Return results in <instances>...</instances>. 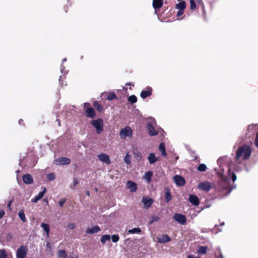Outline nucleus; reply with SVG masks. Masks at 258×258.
I'll list each match as a JSON object with an SVG mask.
<instances>
[{"label":"nucleus","mask_w":258,"mask_h":258,"mask_svg":"<svg viewBox=\"0 0 258 258\" xmlns=\"http://www.w3.org/2000/svg\"><path fill=\"white\" fill-rule=\"evenodd\" d=\"M175 159H176V160H178V156H176V157H175Z\"/></svg>","instance_id":"obj_61"},{"label":"nucleus","mask_w":258,"mask_h":258,"mask_svg":"<svg viewBox=\"0 0 258 258\" xmlns=\"http://www.w3.org/2000/svg\"><path fill=\"white\" fill-rule=\"evenodd\" d=\"M129 234H139L141 232V229L140 228H134L132 229H130L127 231Z\"/></svg>","instance_id":"obj_28"},{"label":"nucleus","mask_w":258,"mask_h":258,"mask_svg":"<svg viewBox=\"0 0 258 258\" xmlns=\"http://www.w3.org/2000/svg\"><path fill=\"white\" fill-rule=\"evenodd\" d=\"M217 258H223V256L221 251H220L219 255L217 256Z\"/></svg>","instance_id":"obj_54"},{"label":"nucleus","mask_w":258,"mask_h":258,"mask_svg":"<svg viewBox=\"0 0 258 258\" xmlns=\"http://www.w3.org/2000/svg\"><path fill=\"white\" fill-rule=\"evenodd\" d=\"M133 134V130H120V136L122 139H124L126 137H131Z\"/></svg>","instance_id":"obj_13"},{"label":"nucleus","mask_w":258,"mask_h":258,"mask_svg":"<svg viewBox=\"0 0 258 258\" xmlns=\"http://www.w3.org/2000/svg\"><path fill=\"white\" fill-rule=\"evenodd\" d=\"M207 248L206 246H200L198 250V252L200 254H204L206 253Z\"/></svg>","instance_id":"obj_34"},{"label":"nucleus","mask_w":258,"mask_h":258,"mask_svg":"<svg viewBox=\"0 0 258 258\" xmlns=\"http://www.w3.org/2000/svg\"><path fill=\"white\" fill-rule=\"evenodd\" d=\"M255 128H258V124H256L254 126Z\"/></svg>","instance_id":"obj_60"},{"label":"nucleus","mask_w":258,"mask_h":258,"mask_svg":"<svg viewBox=\"0 0 258 258\" xmlns=\"http://www.w3.org/2000/svg\"><path fill=\"white\" fill-rule=\"evenodd\" d=\"M96 131H97V134H100V133H101V131H102V130H96Z\"/></svg>","instance_id":"obj_55"},{"label":"nucleus","mask_w":258,"mask_h":258,"mask_svg":"<svg viewBox=\"0 0 258 258\" xmlns=\"http://www.w3.org/2000/svg\"><path fill=\"white\" fill-rule=\"evenodd\" d=\"M188 200L190 203L194 206H198L199 204V198L195 195H190L188 198Z\"/></svg>","instance_id":"obj_18"},{"label":"nucleus","mask_w":258,"mask_h":258,"mask_svg":"<svg viewBox=\"0 0 258 258\" xmlns=\"http://www.w3.org/2000/svg\"><path fill=\"white\" fill-rule=\"evenodd\" d=\"M164 134H165V132H164V130H162V136H164Z\"/></svg>","instance_id":"obj_56"},{"label":"nucleus","mask_w":258,"mask_h":258,"mask_svg":"<svg viewBox=\"0 0 258 258\" xmlns=\"http://www.w3.org/2000/svg\"><path fill=\"white\" fill-rule=\"evenodd\" d=\"M5 213L3 211L0 210V218H2L4 215Z\"/></svg>","instance_id":"obj_53"},{"label":"nucleus","mask_w":258,"mask_h":258,"mask_svg":"<svg viewBox=\"0 0 258 258\" xmlns=\"http://www.w3.org/2000/svg\"><path fill=\"white\" fill-rule=\"evenodd\" d=\"M41 227L43 228L44 231L46 232L47 237H48L49 235V231H50V228H49V226L48 224L42 223L41 224Z\"/></svg>","instance_id":"obj_24"},{"label":"nucleus","mask_w":258,"mask_h":258,"mask_svg":"<svg viewBox=\"0 0 258 258\" xmlns=\"http://www.w3.org/2000/svg\"><path fill=\"white\" fill-rule=\"evenodd\" d=\"M149 134L150 136H154L158 134L157 130H149Z\"/></svg>","instance_id":"obj_44"},{"label":"nucleus","mask_w":258,"mask_h":258,"mask_svg":"<svg viewBox=\"0 0 258 258\" xmlns=\"http://www.w3.org/2000/svg\"><path fill=\"white\" fill-rule=\"evenodd\" d=\"M255 146L258 148V133L256 134V136L254 142Z\"/></svg>","instance_id":"obj_48"},{"label":"nucleus","mask_w":258,"mask_h":258,"mask_svg":"<svg viewBox=\"0 0 258 258\" xmlns=\"http://www.w3.org/2000/svg\"><path fill=\"white\" fill-rule=\"evenodd\" d=\"M100 231V228L98 226L89 227L86 229V232L89 234H92L97 233Z\"/></svg>","instance_id":"obj_15"},{"label":"nucleus","mask_w":258,"mask_h":258,"mask_svg":"<svg viewBox=\"0 0 258 258\" xmlns=\"http://www.w3.org/2000/svg\"><path fill=\"white\" fill-rule=\"evenodd\" d=\"M86 194H87V195L88 196H89V195H90V193H89V191H87V193H86Z\"/></svg>","instance_id":"obj_59"},{"label":"nucleus","mask_w":258,"mask_h":258,"mask_svg":"<svg viewBox=\"0 0 258 258\" xmlns=\"http://www.w3.org/2000/svg\"><path fill=\"white\" fill-rule=\"evenodd\" d=\"M172 199V196L170 195L168 189H166L165 194V200L166 202H169Z\"/></svg>","instance_id":"obj_32"},{"label":"nucleus","mask_w":258,"mask_h":258,"mask_svg":"<svg viewBox=\"0 0 258 258\" xmlns=\"http://www.w3.org/2000/svg\"><path fill=\"white\" fill-rule=\"evenodd\" d=\"M124 162L129 165L131 164V155H130L129 153H127L124 158Z\"/></svg>","instance_id":"obj_30"},{"label":"nucleus","mask_w":258,"mask_h":258,"mask_svg":"<svg viewBox=\"0 0 258 258\" xmlns=\"http://www.w3.org/2000/svg\"><path fill=\"white\" fill-rule=\"evenodd\" d=\"M79 180L77 178L74 177L73 183L70 185V187L72 189H74L75 188V186L79 183Z\"/></svg>","instance_id":"obj_33"},{"label":"nucleus","mask_w":258,"mask_h":258,"mask_svg":"<svg viewBox=\"0 0 258 258\" xmlns=\"http://www.w3.org/2000/svg\"><path fill=\"white\" fill-rule=\"evenodd\" d=\"M148 129H154L156 126V122L153 118H149L147 121Z\"/></svg>","instance_id":"obj_20"},{"label":"nucleus","mask_w":258,"mask_h":258,"mask_svg":"<svg viewBox=\"0 0 258 258\" xmlns=\"http://www.w3.org/2000/svg\"><path fill=\"white\" fill-rule=\"evenodd\" d=\"M147 159L150 164H153L158 161L159 158L156 157L155 153H150L148 155Z\"/></svg>","instance_id":"obj_12"},{"label":"nucleus","mask_w":258,"mask_h":258,"mask_svg":"<svg viewBox=\"0 0 258 258\" xmlns=\"http://www.w3.org/2000/svg\"><path fill=\"white\" fill-rule=\"evenodd\" d=\"M89 104L88 103H85L84 104V107L86 109L87 108L89 107Z\"/></svg>","instance_id":"obj_51"},{"label":"nucleus","mask_w":258,"mask_h":258,"mask_svg":"<svg viewBox=\"0 0 258 258\" xmlns=\"http://www.w3.org/2000/svg\"><path fill=\"white\" fill-rule=\"evenodd\" d=\"M110 239V236L108 234H105L102 236L100 241L102 243L104 244L107 241Z\"/></svg>","instance_id":"obj_29"},{"label":"nucleus","mask_w":258,"mask_h":258,"mask_svg":"<svg viewBox=\"0 0 258 258\" xmlns=\"http://www.w3.org/2000/svg\"><path fill=\"white\" fill-rule=\"evenodd\" d=\"M128 100L132 103H134L137 102V99L135 95H132L128 98Z\"/></svg>","instance_id":"obj_39"},{"label":"nucleus","mask_w":258,"mask_h":258,"mask_svg":"<svg viewBox=\"0 0 258 258\" xmlns=\"http://www.w3.org/2000/svg\"><path fill=\"white\" fill-rule=\"evenodd\" d=\"M153 175V173L152 171H149L145 173L144 178L148 181V182H150L151 180V177Z\"/></svg>","instance_id":"obj_25"},{"label":"nucleus","mask_w":258,"mask_h":258,"mask_svg":"<svg viewBox=\"0 0 258 258\" xmlns=\"http://www.w3.org/2000/svg\"><path fill=\"white\" fill-rule=\"evenodd\" d=\"M224 225V222H223V223H222L221 224V226H222V225Z\"/></svg>","instance_id":"obj_62"},{"label":"nucleus","mask_w":258,"mask_h":258,"mask_svg":"<svg viewBox=\"0 0 258 258\" xmlns=\"http://www.w3.org/2000/svg\"><path fill=\"white\" fill-rule=\"evenodd\" d=\"M46 247H47V248H49V249H50V248H51V244H50V242H48V241H47V242H46Z\"/></svg>","instance_id":"obj_52"},{"label":"nucleus","mask_w":258,"mask_h":258,"mask_svg":"<svg viewBox=\"0 0 258 258\" xmlns=\"http://www.w3.org/2000/svg\"><path fill=\"white\" fill-rule=\"evenodd\" d=\"M163 0H153V7L155 9L160 8L163 5Z\"/></svg>","instance_id":"obj_22"},{"label":"nucleus","mask_w":258,"mask_h":258,"mask_svg":"<svg viewBox=\"0 0 258 258\" xmlns=\"http://www.w3.org/2000/svg\"><path fill=\"white\" fill-rule=\"evenodd\" d=\"M183 12H184V11L179 10L177 13V16L179 17L180 16H181L183 14Z\"/></svg>","instance_id":"obj_49"},{"label":"nucleus","mask_w":258,"mask_h":258,"mask_svg":"<svg viewBox=\"0 0 258 258\" xmlns=\"http://www.w3.org/2000/svg\"><path fill=\"white\" fill-rule=\"evenodd\" d=\"M132 152L134 154L135 158L138 161H140L142 160L143 156L138 148L136 146L132 147Z\"/></svg>","instance_id":"obj_9"},{"label":"nucleus","mask_w":258,"mask_h":258,"mask_svg":"<svg viewBox=\"0 0 258 258\" xmlns=\"http://www.w3.org/2000/svg\"><path fill=\"white\" fill-rule=\"evenodd\" d=\"M186 7L185 3L184 1H182L178 4H177L176 5L175 8L177 9H179V10H182L184 11Z\"/></svg>","instance_id":"obj_26"},{"label":"nucleus","mask_w":258,"mask_h":258,"mask_svg":"<svg viewBox=\"0 0 258 258\" xmlns=\"http://www.w3.org/2000/svg\"><path fill=\"white\" fill-rule=\"evenodd\" d=\"M92 123L96 129H102L103 127V121L101 119L94 120Z\"/></svg>","instance_id":"obj_11"},{"label":"nucleus","mask_w":258,"mask_h":258,"mask_svg":"<svg viewBox=\"0 0 258 258\" xmlns=\"http://www.w3.org/2000/svg\"><path fill=\"white\" fill-rule=\"evenodd\" d=\"M158 241L160 243H165L171 241V238L166 234L157 238Z\"/></svg>","instance_id":"obj_16"},{"label":"nucleus","mask_w":258,"mask_h":258,"mask_svg":"<svg viewBox=\"0 0 258 258\" xmlns=\"http://www.w3.org/2000/svg\"><path fill=\"white\" fill-rule=\"evenodd\" d=\"M174 219L181 225H184L186 221L185 216L182 214L178 213L175 214L174 215Z\"/></svg>","instance_id":"obj_6"},{"label":"nucleus","mask_w":258,"mask_h":258,"mask_svg":"<svg viewBox=\"0 0 258 258\" xmlns=\"http://www.w3.org/2000/svg\"><path fill=\"white\" fill-rule=\"evenodd\" d=\"M68 227L70 229H72V230L76 228V224L75 223H69L68 224Z\"/></svg>","instance_id":"obj_46"},{"label":"nucleus","mask_w":258,"mask_h":258,"mask_svg":"<svg viewBox=\"0 0 258 258\" xmlns=\"http://www.w3.org/2000/svg\"><path fill=\"white\" fill-rule=\"evenodd\" d=\"M151 91L149 90L143 91L141 93V97L143 98H145L147 97L150 96Z\"/></svg>","instance_id":"obj_31"},{"label":"nucleus","mask_w":258,"mask_h":258,"mask_svg":"<svg viewBox=\"0 0 258 258\" xmlns=\"http://www.w3.org/2000/svg\"><path fill=\"white\" fill-rule=\"evenodd\" d=\"M0 258H7V253L5 249L0 250Z\"/></svg>","instance_id":"obj_41"},{"label":"nucleus","mask_w":258,"mask_h":258,"mask_svg":"<svg viewBox=\"0 0 258 258\" xmlns=\"http://www.w3.org/2000/svg\"><path fill=\"white\" fill-rule=\"evenodd\" d=\"M187 258H199V256H196L193 254H189L188 255Z\"/></svg>","instance_id":"obj_50"},{"label":"nucleus","mask_w":258,"mask_h":258,"mask_svg":"<svg viewBox=\"0 0 258 258\" xmlns=\"http://www.w3.org/2000/svg\"><path fill=\"white\" fill-rule=\"evenodd\" d=\"M63 62L66 61V58H64L63 60H62Z\"/></svg>","instance_id":"obj_63"},{"label":"nucleus","mask_w":258,"mask_h":258,"mask_svg":"<svg viewBox=\"0 0 258 258\" xmlns=\"http://www.w3.org/2000/svg\"><path fill=\"white\" fill-rule=\"evenodd\" d=\"M85 112L86 113V115L89 117L93 118L95 116V110L91 107L87 108L85 110Z\"/></svg>","instance_id":"obj_21"},{"label":"nucleus","mask_w":258,"mask_h":258,"mask_svg":"<svg viewBox=\"0 0 258 258\" xmlns=\"http://www.w3.org/2000/svg\"><path fill=\"white\" fill-rule=\"evenodd\" d=\"M55 178V175L54 173H50L47 175V179L49 181H52Z\"/></svg>","instance_id":"obj_37"},{"label":"nucleus","mask_w":258,"mask_h":258,"mask_svg":"<svg viewBox=\"0 0 258 258\" xmlns=\"http://www.w3.org/2000/svg\"><path fill=\"white\" fill-rule=\"evenodd\" d=\"M54 163L58 165H67L71 163V160L67 157H60L55 159Z\"/></svg>","instance_id":"obj_5"},{"label":"nucleus","mask_w":258,"mask_h":258,"mask_svg":"<svg viewBox=\"0 0 258 258\" xmlns=\"http://www.w3.org/2000/svg\"><path fill=\"white\" fill-rule=\"evenodd\" d=\"M70 258H78L77 256H71Z\"/></svg>","instance_id":"obj_58"},{"label":"nucleus","mask_w":258,"mask_h":258,"mask_svg":"<svg viewBox=\"0 0 258 258\" xmlns=\"http://www.w3.org/2000/svg\"><path fill=\"white\" fill-rule=\"evenodd\" d=\"M116 98V96L114 93L110 92L108 93V96L107 97L106 99L108 100H112Z\"/></svg>","instance_id":"obj_38"},{"label":"nucleus","mask_w":258,"mask_h":258,"mask_svg":"<svg viewBox=\"0 0 258 258\" xmlns=\"http://www.w3.org/2000/svg\"><path fill=\"white\" fill-rule=\"evenodd\" d=\"M197 169L199 171L203 172L206 170L207 166L205 164H200Z\"/></svg>","instance_id":"obj_36"},{"label":"nucleus","mask_w":258,"mask_h":258,"mask_svg":"<svg viewBox=\"0 0 258 258\" xmlns=\"http://www.w3.org/2000/svg\"><path fill=\"white\" fill-rule=\"evenodd\" d=\"M190 9L194 10L196 8V5L195 0H190Z\"/></svg>","instance_id":"obj_42"},{"label":"nucleus","mask_w":258,"mask_h":258,"mask_svg":"<svg viewBox=\"0 0 258 258\" xmlns=\"http://www.w3.org/2000/svg\"><path fill=\"white\" fill-rule=\"evenodd\" d=\"M229 160L230 159L227 156H224L219 158L217 160V163L219 166V169L217 171V173L220 178V180L225 184L224 188L227 190L228 194H230L232 190L236 187L235 185L232 186L229 185V178L231 177L233 182L235 181L237 179L236 174L233 172H231V168L229 166L228 167V177H227L224 175V169L222 168V166L224 164H226Z\"/></svg>","instance_id":"obj_1"},{"label":"nucleus","mask_w":258,"mask_h":258,"mask_svg":"<svg viewBox=\"0 0 258 258\" xmlns=\"http://www.w3.org/2000/svg\"><path fill=\"white\" fill-rule=\"evenodd\" d=\"M142 202L144 205V208L148 209H149L152 204L153 203V200L148 197H144L142 198Z\"/></svg>","instance_id":"obj_8"},{"label":"nucleus","mask_w":258,"mask_h":258,"mask_svg":"<svg viewBox=\"0 0 258 258\" xmlns=\"http://www.w3.org/2000/svg\"><path fill=\"white\" fill-rule=\"evenodd\" d=\"M19 217L21 219V220L23 222H26V219L25 217V215L24 213V211L23 210L20 211L19 214H18Z\"/></svg>","instance_id":"obj_35"},{"label":"nucleus","mask_w":258,"mask_h":258,"mask_svg":"<svg viewBox=\"0 0 258 258\" xmlns=\"http://www.w3.org/2000/svg\"><path fill=\"white\" fill-rule=\"evenodd\" d=\"M110 238H111V240L113 242H117L119 239V236L116 234L112 235Z\"/></svg>","instance_id":"obj_40"},{"label":"nucleus","mask_w":258,"mask_h":258,"mask_svg":"<svg viewBox=\"0 0 258 258\" xmlns=\"http://www.w3.org/2000/svg\"><path fill=\"white\" fill-rule=\"evenodd\" d=\"M46 191V187H44L42 191L39 192L37 196L31 200V202L32 203H37L39 200H41L43 198Z\"/></svg>","instance_id":"obj_14"},{"label":"nucleus","mask_w":258,"mask_h":258,"mask_svg":"<svg viewBox=\"0 0 258 258\" xmlns=\"http://www.w3.org/2000/svg\"><path fill=\"white\" fill-rule=\"evenodd\" d=\"M23 180L26 184H31L33 182V179L32 176L29 174H26L23 175Z\"/></svg>","instance_id":"obj_17"},{"label":"nucleus","mask_w":258,"mask_h":258,"mask_svg":"<svg viewBox=\"0 0 258 258\" xmlns=\"http://www.w3.org/2000/svg\"><path fill=\"white\" fill-rule=\"evenodd\" d=\"M43 201H44V202H45L48 203V201H47V199H44V200H43Z\"/></svg>","instance_id":"obj_57"},{"label":"nucleus","mask_w":258,"mask_h":258,"mask_svg":"<svg viewBox=\"0 0 258 258\" xmlns=\"http://www.w3.org/2000/svg\"><path fill=\"white\" fill-rule=\"evenodd\" d=\"M10 205H11V203H9L8 204V206H10Z\"/></svg>","instance_id":"obj_64"},{"label":"nucleus","mask_w":258,"mask_h":258,"mask_svg":"<svg viewBox=\"0 0 258 258\" xmlns=\"http://www.w3.org/2000/svg\"><path fill=\"white\" fill-rule=\"evenodd\" d=\"M211 187V184L208 181L201 182L198 185V188L205 191H209Z\"/></svg>","instance_id":"obj_7"},{"label":"nucleus","mask_w":258,"mask_h":258,"mask_svg":"<svg viewBox=\"0 0 258 258\" xmlns=\"http://www.w3.org/2000/svg\"><path fill=\"white\" fill-rule=\"evenodd\" d=\"M126 186L131 192H135L137 189V184L132 181L127 182Z\"/></svg>","instance_id":"obj_19"},{"label":"nucleus","mask_w":258,"mask_h":258,"mask_svg":"<svg viewBox=\"0 0 258 258\" xmlns=\"http://www.w3.org/2000/svg\"><path fill=\"white\" fill-rule=\"evenodd\" d=\"M251 149L249 146L243 145L240 146L236 152L235 160L238 163L248 159L251 154Z\"/></svg>","instance_id":"obj_2"},{"label":"nucleus","mask_w":258,"mask_h":258,"mask_svg":"<svg viewBox=\"0 0 258 258\" xmlns=\"http://www.w3.org/2000/svg\"><path fill=\"white\" fill-rule=\"evenodd\" d=\"M58 258H67V254L64 250H59L57 252Z\"/></svg>","instance_id":"obj_27"},{"label":"nucleus","mask_w":258,"mask_h":258,"mask_svg":"<svg viewBox=\"0 0 258 258\" xmlns=\"http://www.w3.org/2000/svg\"><path fill=\"white\" fill-rule=\"evenodd\" d=\"M159 150L161 152V155L165 157L166 156V153L165 150V145L163 143L160 144L159 146Z\"/></svg>","instance_id":"obj_23"},{"label":"nucleus","mask_w":258,"mask_h":258,"mask_svg":"<svg viewBox=\"0 0 258 258\" xmlns=\"http://www.w3.org/2000/svg\"><path fill=\"white\" fill-rule=\"evenodd\" d=\"M28 252L26 246L22 245L19 247L16 252L17 258H25Z\"/></svg>","instance_id":"obj_3"},{"label":"nucleus","mask_w":258,"mask_h":258,"mask_svg":"<svg viewBox=\"0 0 258 258\" xmlns=\"http://www.w3.org/2000/svg\"><path fill=\"white\" fill-rule=\"evenodd\" d=\"M97 158L100 162L105 163L107 165H109L111 163L109 156L105 153L98 154Z\"/></svg>","instance_id":"obj_4"},{"label":"nucleus","mask_w":258,"mask_h":258,"mask_svg":"<svg viewBox=\"0 0 258 258\" xmlns=\"http://www.w3.org/2000/svg\"><path fill=\"white\" fill-rule=\"evenodd\" d=\"M94 106L99 111L102 109V107L97 102H94Z\"/></svg>","instance_id":"obj_43"},{"label":"nucleus","mask_w":258,"mask_h":258,"mask_svg":"<svg viewBox=\"0 0 258 258\" xmlns=\"http://www.w3.org/2000/svg\"><path fill=\"white\" fill-rule=\"evenodd\" d=\"M173 180L178 186H182L185 183V179L180 175H176L173 177Z\"/></svg>","instance_id":"obj_10"},{"label":"nucleus","mask_w":258,"mask_h":258,"mask_svg":"<svg viewBox=\"0 0 258 258\" xmlns=\"http://www.w3.org/2000/svg\"><path fill=\"white\" fill-rule=\"evenodd\" d=\"M159 219V218L157 216H153L152 217V220L150 222V223H153L154 222H155V221H158V220Z\"/></svg>","instance_id":"obj_47"},{"label":"nucleus","mask_w":258,"mask_h":258,"mask_svg":"<svg viewBox=\"0 0 258 258\" xmlns=\"http://www.w3.org/2000/svg\"><path fill=\"white\" fill-rule=\"evenodd\" d=\"M66 202V199H65V198L61 199L58 202V204H59V206L61 207H63V206Z\"/></svg>","instance_id":"obj_45"}]
</instances>
